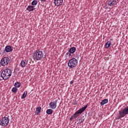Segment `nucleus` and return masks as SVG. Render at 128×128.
<instances>
[{
	"mask_svg": "<svg viewBox=\"0 0 128 128\" xmlns=\"http://www.w3.org/2000/svg\"><path fill=\"white\" fill-rule=\"evenodd\" d=\"M12 70L9 69L8 68H6L2 70L1 73L0 80H6L8 78H10V77L12 76Z\"/></svg>",
	"mask_w": 128,
	"mask_h": 128,
	"instance_id": "1",
	"label": "nucleus"
},
{
	"mask_svg": "<svg viewBox=\"0 0 128 128\" xmlns=\"http://www.w3.org/2000/svg\"><path fill=\"white\" fill-rule=\"evenodd\" d=\"M44 56H46V55L44 56V52L40 50H36V52H34L32 54V58L35 61L42 60Z\"/></svg>",
	"mask_w": 128,
	"mask_h": 128,
	"instance_id": "2",
	"label": "nucleus"
},
{
	"mask_svg": "<svg viewBox=\"0 0 128 128\" xmlns=\"http://www.w3.org/2000/svg\"><path fill=\"white\" fill-rule=\"evenodd\" d=\"M88 106L86 105V106H84L82 108H80L78 110H77L75 113L74 114L73 116L70 118V120H75L76 118L80 116V114L82 113L86 108H87Z\"/></svg>",
	"mask_w": 128,
	"mask_h": 128,
	"instance_id": "3",
	"label": "nucleus"
},
{
	"mask_svg": "<svg viewBox=\"0 0 128 128\" xmlns=\"http://www.w3.org/2000/svg\"><path fill=\"white\" fill-rule=\"evenodd\" d=\"M78 64V60L76 58H72L68 62V66L70 68H76Z\"/></svg>",
	"mask_w": 128,
	"mask_h": 128,
	"instance_id": "4",
	"label": "nucleus"
},
{
	"mask_svg": "<svg viewBox=\"0 0 128 128\" xmlns=\"http://www.w3.org/2000/svg\"><path fill=\"white\" fill-rule=\"evenodd\" d=\"M10 122V118L8 116H4L0 121V126H6Z\"/></svg>",
	"mask_w": 128,
	"mask_h": 128,
	"instance_id": "5",
	"label": "nucleus"
},
{
	"mask_svg": "<svg viewBox=\"0 0 128 128\" xmlns=\"http://www.w3.org/2000/svg\"><path fill=\"white\" fill-rule=\"evenodd\" d=\"M118 114H120V118H124L125 116L128 114V106H126L124 108H123L122 110L118 111Z\"/></svg>",
	"mask_w": 128,
	"mask_h": 128,
	"instance_id": "6",
	"label": "nucleus"
},
{
	"mask_svg": "<svg viewBox=\"0 0 128 128\" xmlns=\"http://www.w3.org/2000/svg\"><path fill=\"white\" fill-rule=\"evenodd\" d=\"M9 62L10 58H8V57H4L0 60V64L2 66H6V64H8Z\"/></svg>",
	"mask_w": 128,
	"mask_h": 128,
	"instance_id": "7",
	"label": "nucleus"
},
{
	"mask_svg": "<svg viewBox=\"0 0 128 128\" xmlns=\"http://www.w3.org/2000/svg\"><path fill=\"white\" fill-rule=\"evenodd\" d=\"M58 101H53L51 102L49 104V106L50 108L52 109V110H54L56 108L57 106V102Z\"/></svg>",
	"mask_w": 128,
	"mask_h": 128,
	"instance_id": "8",
	"label": "nucleus"
},
{
	"mask_svg": "<svg viewBox=\"0 0 128 128\" xmlns=\"http://www.w3.org/2000/svg\"><path fill=\"white\" fill-rule=\"evenodd\" d=\"M62 2H64V0H54V4L56 6H60L62 4Z\"/></svg>",
	"mask_w": 128,
	"mask_h": 128,
	"instance_id": "9",
	"label": "nucleus"
},
{
	"mask_svg": "<svg viewBox=\"0 0 128 128\" xmlns=\"http://www.w3.org/2000/svg\"><path fill=\"white\" fill-rule=\"evenodd\" d=\"M116 0H108V5L110 6H114L117 4Z\"/></svg>",
	"mask_w": 128,
	"mask_h": 128,
	"instance_id": "10",
	"label": "nucleus"
},
{
	"mask_svg": "<svg viewBox=\"0 0 128 128\" xmlns=\"http://www.w3.org/2000/svg\"><path fill=\"white\" fill-rule=\"evenodd\" d=\"M28 64V62L26 60H22L20 64L21 68H26V66Z\"/></svg>",
	"mask_w": 128,
	"mask_h": 128,
	"instance_id": "11",
	"label": "nucleus"
},
{
	"mask_svg": "<svg viewBox=\"0 0 128 128\" xmlns=\"http://www.w3.org/2000/svg\"><path fill=\"white\" fill-rule=\"evenodd\" d=\"M4 51L6 52H12V49L10 46H6Z\"/></svg>",
	"mask_w": 128,
	"mask_h": 128,
	"instance_id": "12",
	"label": "nucleus"
},
{
	"mask_svg": "<svg viewBox=\"0 0 128 128\" xmlns=\"http://www.w3.org/2000/svg\"><path fill=\"white\" fill-rule=\"evenodd\" d=\"M34 10V6H29L26 8V10L28 12H32Z\"/></svg>",
	"mask_w": 128,
	"mask_h": 128,
	"instance_id": "13",
	"label": "nucleus"
},
{
	"mask_svg": "<svg viewBox=\"0 0 128 128\" xmlns=\"http://www.w3.org/2000/svg\"><path fill=\"white\" fill-rule=\"evenodd\" d=\"M76 47L70 48L69 50V52L70 54H74L76 52Z\"/></svg>",
	"mask_w": 128,
	"mask_h": 128,
	"instance_id": "14",
	"label": "nucleus"
},
{
	"mask_svg": "<svg viewBox=\"0 0 128 128\" xmlns=\"http://www.w3.org/2000/svg\"><path fill=\"white\" fill-rule=\"evenodd\" d=\"M110 44H112V41L109 40L106 42L105 45V48H108L110 46Z\"/></svg>",
	"mask_w": 128,
	"mask_h": 128,
	"instance_id": "15",
	"label": "nucleus"
},
{
	"mask_svg": "<svg viewBox=\"0 0 128 128\" xmlns=\"http://www.w3.org/2000/svg\"><path fill=\"white\" fill-rule=\"evenodd\" d=\"M108 102V99H104L102 100L100 102V105L101 106H104Z\"/></svg>",
	"mask_w": 128,
	"mask_h": 128,
	"instance_id": "16",
	"label": "nucleus"
},
{
	"mask_svg": "<svg viewBox=\"0 0 128 128\" xmlns=\"http://www.w3.org/2000/svg\"><path fill=\"white\" fill-rule=\"evenodd\" d=\"M41 110H42V107L41 106H40V107H38V108H36V112H37L36 114L38 115V114L41 112Z\"/></svg>",
	"mask_w": 128,
	"mask_h": 128,
	"instance_id": "17",
	"label": "nucleus"
},
{
	"mask_svg": "<svg viewBox=\"0 0 128 128\" xmlns=\"http://www.w3.org/2000/svg\"><path fill=\"white\" fill-rule=\"evenodd\" d=\"M53 112L54 110L52 109H48L46 110V114H53Z\"/></svg>",
	"mask_w": 128,
	"mask_h": 128,
	"instance_id": "18",
	"label": "nucleus"
},
{
	"mask_svg": "<svg viewBox=\"0 0 128 128\" xmlns=\"http://www.w3.org/2000/svg\"><path fill=\"white\" fill-rule=\"evenodd\" d=\"M27 94H28L27 91H24V94H23L22 96H21V98H22V99L25 98L27 96Z\"/></svg>",
	"mask_w": 128,
	"mask_h": 128,
	"instance_id": "19",
	"label": "nucleus"
},
{
	"mask_svg": "<svg viewBox=\"0 0 128 128\" xmlns=\"http://www.w3.org/2000/svg\"><path fill=\"white\" fill-rule=\"evenodd\" d=\"M14 86H15L16 88H20V82H16L14 84Z\"/></svg>",
	"mask_w": 128,
	"mask_h": 128,
	"instance_id": "20",
	"label": "nucleus"
},
{
	"mask_svg": "<svg viewBox=\"0 0 128 128\" xmlns=\"http://www.w3.org/2000/svg\"><path fill=\"white\" fill-rule=\"evenodd\" d=\"M18 91V88L16 87H14L12 89V92L14 93H16Z\"/></svg>",
	"mask_w": 128,
	"mask_h": 128,
	"instance_id": "21",
	"label": "nucleus"
},
{
	"mask_svg": "<svg viewBox=\"0 0 128 128\" xmlns=\"http://www.w3.org/2000/svg\"><path fill=\"white\" fill-rule=\"evenodd\" d=\"M38 4V1L34 0L32 2V6H36Z\"/></svg>",
	"mask_w": 128,
	"mask_h": 128,
	"instance_id": "22",
	"label": "nucleus"
},
{
	"mask_svg": "<svg viewBox=\"0 0 128 128\" xmlns=\"http://www.w3.org/2000/svg\"><path fill=\"white\" fill-rule=\"evenodd\" d=\"M66 56H68L69 58H70V56H72V54H71L70 52V51H68V52H66Z\"/></svg>",
	"mask_w": 128,
	"mask_h": 128,
	"instance_id": "23",
	"label": "nucleus"
},
{
	"mask_svg": "<svg viewBox=\"0 0 128 128\" xmlns=\"http://www.w3.org/2000/svg\"><path fill=\"white\" fill-rule=\"evenodd\" d=\"M74 83V81L73 80H72L71 82H70V84H72Z\"/></svg>",
	"mask_w": 128,
	"mask_h": 128,
	"instance_id": "24",
	"label": "nucleus"
},
{
	"mask_svg": "<svg viewBox=\"0 0 128 128\" xmlns=\"http://www.w3.org/2000/svg\"><path fill=\"white\" fill-rule=\"evenodd\" d=\"M42 0V2H46V0Z\"/></svg>",
	"mask_w": 128,
	"mask_h": 128,
	"instance_id": "25",
	"label": "nucleus"
},
{
	"mask_svg": "<svg viewBox=\"0 0 128 128\" xmlns=\"http://www.w3.org/2000/svg\"><path fill=\"white\" fill-rule=\"evenodd\" d=\"M0 66H2V64H0Z\"/></svg>",
	"mask_w": 128,
	"mask_h": 128,
	"instance_id": "26",
	"label": "nucleus"
}]
</instances>
